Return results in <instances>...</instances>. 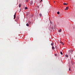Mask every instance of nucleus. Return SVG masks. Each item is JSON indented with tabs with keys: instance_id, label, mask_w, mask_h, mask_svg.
Returning a JSON list of instances; mask_svg holds the SVG:
<instances>
[{
	"instance_id": "f03ea898",
	"label": "nucleus",
	"mask_w": 75,
	"mask_h": 75,
	"mask_svg": "<svg viewBox=\"0 0 75 75\" xmlns=\"http://www.w3.org/2000/svg\"><path fill=\"white\" fill-rule=\"evenodd\" d=\"M16 14L15 13V14H14V19H15V18H16Z\"/></svg>"
},
{
	"instance_id": "4468645a",
	"label": "nucleus",
	"mask_w": 75,
	"mask_h": 75,
	"mask_svg": "<svg viewBox=\"0 0 75 75\" xmlns=\"http://www.w3.org/2000/svg\"><path fill=\"white\" fill-rule=\"evenodd\" d=\"M40 17H41V16H42V15L41 14H40Z\"/></svg>"
},
{
	"instance_id": "b1692460",
	"label": "nucleus",
	"mask_w": 75,
	"mask_h": 75,
	"mask_svg": "<svg viewBox=\"0 0 75 75\" xmlns=\"http://www.w3.org/2000/svg\"><path fill=\"white\" fill-rule=\"evenodd\" d=\"M54 2L55 3V1H54Z\"/></svg>"
},
{
	"instance_id": "0eeeda50",
	"label": "nucleus",
	"mask_w": 75,
	"mask_h": 75,
	"mask_svg": "<svg viewBox=\"0 0 75 75\" xmlns=\"http://www.w3.org/2000/svg\"><path fill=\"white\" fill-rule=\"evenodd\" d=\"M26 26H28H28H29V24L28 23H27L26 24Z\"/></svg>"
},
{
	"instance_id": "1a4fd4ad",
	"label": "nucleus",
	"mask_w": 75,
	"mask_h": 75,
	"mask_svg": "<svg viewBox=\"0 0 75 75\" xmlns=\"http://www.w3.org/2000/svg\"><path fill=\"white\" fill-rule=\"evenodd\" d=\"M60 54L61 55H62L63 54L62 52H60Z\"/></svg>"
},
{
	"instance_id": "39448f33",
	"label": "nucleus",
	"mask_w": 75,
	"mask_h": 75,
	"mask_svg": "<svg viewBox=\"0 0 75 75\" xmlns=\"http://www.w3.org/2000/svg\"><path fill=\"white\" fill-rule=\"evenodd\" d=\"M52 49L53 50H54V49H55V47H54L53 46H52Z\"/></svg>"
},
{
	"instance_id": "dca6fc26",
	"label": "nucleus",
	"mask_w": 75,
	"mask_h": 75,
	"mask_svg": "<svg viewBox=\"0 0 75 75\" xmlns=\"http://www.w3.org/2000/svg\"><path fill=\"white\" fill-rule=\"evenodd\" d=\"M26 2H28V0H26Z\"/></svg>"
},
{
	"instance_id": "f8f14e48",
	"label": "nucleus",
	"mask_w": 75,
	"mask_h": 75,
	"mask_svg": "<svg viewBox=\"0 0 75 75\" xmlns=\"http://www.w3.org/2000/svg\"><path fill=\"white\" fill-rule=\"evenodd\" d=\"M57 14H59V12H57Z\"/></svg>"
},
{
	"instance_id": "5701e85b",
	"label": "nucleus",
	"mask_w": 75,
	"mask_h": 75,
	"mask_svg": "<svg viewBox=\"0 0 75 75\" xmlns=\"http://www.w3.org/2000/svg\"><path fill=\"white\" fill-rule=\"evenodd\" d=\"M41 1H42V0H41Z\"/></svg>"
},
{
	"instance_id": "423d86ee",
	"label": "nucleus",
	"mask_w": 75,
	"mask_h": 75,
	"mask_svg": "<svg viewBox=\"0 0 75 75\" xmlns=\"http://www.w3.org/2000/svg\"><path fill=\"white\" fill-rule=\"evenodd\" d=\"M25 10H27V9H28V8L27 7H25Z\"/></svg>"
},
{
	"instance_id": "a878e982",
	"label": "nucleus",
	"mask_w": 75,
	"mask_h": 75,
	"mask_svg": "<svg viewBox=\"0 0 75 75\" xmlns=\"http://www.w3.org/2000/svg\"><path fill=\"white\" fill-rule=\"evenodd\" d=\"M55 48H57V47H56Z\"/></svg>"
},
{
	"instance_id": "4be33fe9",
	"label": "nucleus",
	"mask_w": 75,
	"mask_h": 75,
	"mask_svg": "<svg viewBox=\"0 0 75 75\" xmlns=\"http://www.w3.org/2000/svg\"><path fill=\"white\" fill-rule=\"evenodd\" d=\"M40 2L41 3V1H40Z\"/></svg>"
},
{
	"instance_id": "7ed1b4c3",
	"label": "nucleus",
	"mask_w": 75,
	"mask_h": 75,
	"mask_svg": "<svg viewBox=\"0 0 75 75\" xmlns=\"http://www.w3.org/2000/svg\"><path fill=\"white\" fill-rule=\"evenodd\" d=\"M64 5H68V4L66 3H64L63 4Z\"/></svg>"
},
{
	"instance_id": "ddd939ff",
	"label": "nucleus",
	"mask_w": 75,
	"mask_h": 75,
	"mask_svg": "<svg viewBox=\"0 0 75 75\" xmlns=\"http://www.w3.org/2000/svg\"><path fill=\"white\" fill-rule=\"evenodd\" d=\"M71 54H72L73 53V50H71Z\"/></svg>"
},
{
	"instance_id": "412c9836",
	"label": "nucleus",
	"mask_w": 75,
	"mask_h": 75,
	"mask_svg": "<svg viewBox=\"0 0 75 75\" xmlns=\"http://www.w3.org/2000/svg\"><path fill=\"white\" fill-rule=\"evenodd\" d=\"M60 43H61V44H62V42H60Z\"/></svg>"
},
{
	"instance_id": "aec40b11",
	"label": "nucleus",
	"mask_w": 75,
	"mask_h": 75,
	"mask_svg": "<svg viewBox=\"0 0 75 75\" xmlns=\"http://www.w3.org/2000/svg\"><path fill=\"white\" fill-rule=\"evenodd\" d=\"M62 44L63 45H64V43L62 42Z\"/></svg>"
},
{
	"instance_id": "393cba45",
	"label": "nucleus",
	"mask_w": 75,
	"mask_h": 75,
	"mask_svg": "<svg viewBox=\"0 0 75 75\" xmlns=\"http://www.w3.org/2000/svg\"><path fill=\"white\" fill-rule=\"evenodd\" d=\"M55 48H57V47H56Z\"/></svg>"
},
{
	"instance_id": "6ab92c4d",
	"label": "nucleus",
	"mask_w": 75,
	"mask_h": 75,
	"mask_svg": "<svg viewBox=\"0 0 75 75\" xmlns=\"http://www.w3.org/2000/svg\"><path fill=\"white\" fill-rule=\"evenodd\" d=\"M55 56H57V54H54Z\"/></svg>"
},
{
	"instance_id": "f3484780",
	"label": "nucleus",
	"mask_w": 75,
	"mask_h": 75,
	"mask_svg": "<svg viewBox=\"0 0 75 75\" xmlns=\"http://www.w3.org/2000/svg\"><path fill=\"white\" fill-rule=\"evenodd\" d=\"M29 24H31V22L29 21Z\"/></svg>"
},
{
	"instance_id": "a211bd4d",
	"label": "nucleus",
	"mask_w": 75,
	"mask_h": 75,
	"mask_svg": "<svg viewBox=\"0 0 75 75\" xmlns=\"http://www.w3.org/2000/svg\"><path fill=\"white\" fill-rule=\"evenodd\" d=\"M19 7H21V5H19Z\"/></svg>"
},
{
	"instance_id": "9b49d317",
	"label": "nucleus",
	"mask_w": 75,
	"mask_h": 75,
	"mask_svg": "<svg viewBox=\"0 0 75 75\" xmlns=\"http://www.w3.org/2000/svg\"><path fill=\"white\" fill-rule=\"evenodd\" d=\"M59 32H61V29H60V30H59Z\"/></svg>"
},
{
	"instance_id": "2eb2a0df",
	"label": "nucleus",
	"mask_w": 75,
	"mask_h": 75,
	"mask_svg": "<svg viewBox=\"0 0 75 75\" xmlns=\"http://www.w3.org/2000/svg\"><path fill=\"white\" fill-rule=\"evenodd\" d=\"M69 71H71V68H69Z\"/></svg>"
},
{
	"instance_id": "9d476101",
	"label": "nucleus",
	"mask_w": 75,
	"mask_h": 75,
	"mask_svg": "<svg viewBox=\"0 0 75 75\" xmlns=\"http://www.w3.org/2000/svg\"><path fill=\"white\" fill-rule=\"evenodd\" d=\"M53 43H51V45H52V46H53Z\"/></svg>"
},
{
	"instance_id": "20e7f679",
	"label": "nucleus",
	"mask_w": 75,
	"mask_h": 75,
	"mask_svg": "<svg viewBox=\"0 0 75 75\" xmlns=\"http://www.w3.org/2000/svg\"><path fill=\"white\" fill-rule=\"evenodd\" d=\"M33 1H31V2H30V4H33Z\"/></svg>"
},
{
	"instance_id": "f257e3e1",
	"label": "nucleus",
	"mask_w": 75,
	"mask_h": 75,
	"mask_svg": "<svg viewBox=\"0 0 75 75\" xmlns=\"http://www.w3.org/2000/svg\"><path fill=\"white\" fill-rule=\"evenodd\" d=\"M68 8H69V7H66V8L65 9V10H68Z\"/></svg>"
},
{
	"instance_id": "6e6552de",
	"label": "nucleus",
	"mask_w": 75,
	"mask_h": 75,
	"mask_svg": "<svg viewBox=\"0 0 75 75\" xmlns=\"http://www.w3.org/2000/svg\"><path fill=\"white\" fill-rule=\"evenodd\" d=\"M65 57H68V55L67 54H66L65 55Z\"/></svg>"
}]
</instances>
